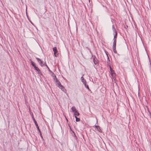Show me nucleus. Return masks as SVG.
<instances>
[{
  "instance_id": "nucleus-1",
  "label": "nucleus",
  "mask_w": 151,
  "mask_h": 151,
  "mask_svg": "<svg viewBox=\"0 0 151 151\" xmlns=\"http://www.w3.org/2000/svg\"><path fill=\"white\" fill-rule=\"evenodd\" d=\"M116 39H114V40L113 42L112 48H113V50L114 52L115 53H117V51L116 50Z\"/></svg>"
},
{
  "instance_id": "nucleus-2",
  "label": "nucleus",
  "mask_w": 151,
  "mask_h": 151,
  "mask_svg": "<svg viewBox=\"0 0 151 151\" xmlns=\"http://www.w3.org/2000/svg\"><path fill=\"white\" fill-rule=\"evenodd\" d=\"M53 51L54 52V55L55 57H57L58 54V51L56 47H54L53 48Z\"/></svg>"
},
{
  "instance_id": "nucleus-3",
  "label": "nucleus",
  "mask_w": 151,
  "mask_h": 151,
  "mask_svg": "<svg viewBox=\"0 0 151 151\" xmlns=\"http://www.w3.org/2000/svg\"><path fill=\"white\" fill-rule=\"evenodd\" d=\"M36 59L41 66H43L44 65V64L42 62L41 59L38 58H36Z\"/></svg>"
},
{
  "instance_id": "nucleus-4",
  "label": "nucleus",
  "mask_w": 151,
  "mask_h": 151,
  "mask_svg": "<svg viewBox=\"0 0 151 151\" xmlns=\"http://www.w3.org/2000/svg\"><path fill=\"white\" fill-rule=\"evenodd\" d=\"M95 127L96 128L95 130H97L100 132H102V129L100 127L98 126L95 125Z\"/></svg>"
},
{
  "instance_id": "nucleus-5",
  "label": "nucleus",
  "mask_w": 151,
  "mask_h": 151,
  "mask_svg": "<svg viewBox=\"0 0 151 151\" xmlns=\"http://www.w3.org/2000/svg\"><path fill=\"white\" fill-rule=\"evenodd\" d=\"M58 87L60 88L63 92H64L65 93H66V89L62 85H60V86H59Z\"/></svg>"
},
{
  "instance_id": "nucleus-6",
  "label": "nucleus",
  "mask_w": 151,
  "mask_h": 151,
  "mask_svg": "<svg viewBox=\"0 0 151 151\" xmlns=\"http://www.w3.org/2000/svg\"><path fill=\"white\" fill-rule=\"evenodd\" d=\"M33 120L34 122L35 123V125L36 126V127L38 129L39 132H40V131L39 129V127L38 126V124H37V123L36 121L35 120V119L34 118H33Z\"/></svg>"
},
{
  "instance_id": "nucleus-7",
  "label": "nucleus",
  "mask_w": 151,
  "mask_h": 151,
  "mask_svg": "<svg viewBox=\"0 0 151 151\" xmlns=\"http://www.w3.org/2000/svg\"><path fill=\"white\" fill-rule=\"evenodd\" d=\"M110 74L113 77L114 76V72L113 70L111 68V66H110Z\"/></svg>"
},
{
  "instance_id": "nucleus-8",
  "label": "nucleus",
  "mask_w": 151,
  "mask_h": 151,
  "mask_svg": "<svg viewBox=\"0 0 151 151\" xmlns=\"http://www.w3.org/2000/svg\"><path fill=\"white\" fill-rule=\"evenodd\" d=\"M35 69L38 72V73L39 74L41 73V71L36 66L34 67Z\"/></svg>"
},
{
  "instance_id": "nucleus-9",
  "label": "nucleus",
  "mask_w": 151,
  "mask_h": 151,
  "mask_svg": "<svg viewBox=\"0 0 151 151\" xmlns=\"http://www.w3.org/2000/svg\"><path fill=\"white\" fill-rule=\"evenodd\" d=\"M93 61L95 65H97L98 64V61L96 58H94L93 60Z\"/></svg>"
},
{
  "instance_id": "nucleus-10",
  "label": "nucleus",
  "mask_w": 151,
  "mask_h": 151,
  "mask_svg": "<svg viewBox=\"0 0 151 151\" xmlns=\"http://www.w3.org/2000/svg\"><path fill=\"white\" fill-rule=\"evenodd\" d=\"M73 115L75 116V117L76 116L77 117L79 115V113L78 112V111H77L74 112Z\"/></svg>"
},
{
  "instance_id": "nucleus-11",
  "label": "nucleus",
  "mask_w": 151,
  "mask_h": 151,
  "mask_svg": "<svg viewBox=\"0 0 151 151\" xmlns=\"http://www.w3.org/2000/svg\"><path fill=\"white\" fill-rule=\"evenodd\" d=\"M81 81L82 82V83H83V84H85L86 83V80L83 77H82L81 78Z\"/></svg>"
},
{
  "instance_id": "nucleus-12",
  "label": "nucleus",
  "mask_w": 151,
  "mask_h": 151,
  "mask_svg": "<svg viewBox=\"0 0 151 151\" xmlns=\"http://www.w3.org/2000/svg\"><path fill=\"white\" fill-rule=\"evenodd\" d=\"M71 110L72 112H75L76 111H77L75 106H72V107L71 108Z\"/></svg>"
},
{
  "instance_id": "nucleus-13",
  "label": "nucleus",
  "mask_w": 151,
  "mask_h": 151,
  "mask_svg": "<svg viewBox=\"0 0 151 151\" xmlns=\"http://www.w3.org/2000/svg\"><path fill=\"white\" fill-rule=\"evenodd\" d=\"M56 83L57 85V86L58 87H59V86H60V85H61V84L60 82L59 81H58V82H56Z\"/></svg>"
},
{
  "instance_id": "nucleus-14",
  "label": "nucleus",
  "mask_w": 151,
  "mask_h": 151,
  "mask_svg": "<svg viewBox=\"0 0 151 151\" xmlns=\"http://www.w3.org/2000/svg\"><path fill=\"white\" fill-rule=\"evenodd\" d=\"M54 79L56 83L58 81V79L57 78L56 76H54Z\"/></svg>"
},
{
  "instance_id": "nucleus-15",
  "label": "nucleus",
  "mask_w": 151,
  "mask_h": 151,
  "mask_svg": "<svg viewBox=\"0 0 151 151\" xmlns=\"http://www.w3.org/2000/svg\"><path fill=\"white\" fill-rule=\"evenodd\" d=\"M84 85L86 88H87L88 90H90L88 86V85H86V83L84 84Z\"/></svg>"
},
{
  "instance_id": "nucleus-16",
  "label": "nucleus",
  "mask_w": 151,
  "mask_h": 151,
  "mask_svg": "<svg viewBox=\"0 0 151 151\" xmlns=\"http://www.w3.org/2000/svg\"><path fill=\"white\" fill-rule=\"evenodd\" d=\"M75 118L76 119V122H79L80 121V119L79 118H78L76 116L75 117Z\"/></svg>"
},
{
  "instance_id": "nucleus-17",
  "label": "nucleus",
  "mask_w": 151,
  "mask_h": 151,
  "mask_svg": "<svg viewBox=\"0 0 151 151\" xmlns=\"http://www.w3.org/2000/svg\"><path fill=\"white\" fill-rule=\"evenodd\" d=\"M115 34L114 35V39H116V37L117 33V32H116V31H115Z\"/></svg>"
},
{
  "instance_id": "nucleus-18",
  "label": "nucleus",
  "mask_w": 151,
  "mask_h": 151,
  "mask_svg": "<svg viewBox=\"0 0 151 151\" xmlns=\"http://www.w3.org/2000/svg\"><path fill=\"white\" fill-rule=\"evenodd\" d=\"M31 63L32 65L34 67L35 66H36L35 64L32 61H31Z\"/></svg>"
},
{
  "instance_id": "nucleus-19",
  "label": "nucleus",
  "mask_w": 151,
  "mask_h": 151,
  "mask_svg": "<svg viewBox=\"0 0 151 151\" xmlns=\"http://www.w3.org/2000/svg\"><path fill=\"white\" fill-rule=\"evenodd\" d=\"M112 29H113V31L114 32H115V31H116V29H115V28L114 27V26L113 25H112Z\"/></svg>"
},
{
  "instance_id": "nucleus-20",
  "label": "nucleus",
  "mask_w": 151,
  "mask_h": 151,
  "mask_svg": "<svg viewBox=\"0 0 151 151\" xmlns=\"http://www.w3.org/2000/svg\"><path fill=\"white\" fill-rule=\"evenodd\" d=\"M48 70H49V71H50V72H52L51 71H50V69H49V68H48Z\"/></svg>"
},
{
  "instance_id": "nucleus-21",
  "label": "nucleus",
  "mask_w": 151,
  "mask_h": 151,
  "mask_svg": "<svg viewBox=\"0 0 151 151\" xmlns=\"http://www.w3.org/2000/svg\"><path fill=\"white\" fill-rule=\"evenodd\" d=\"M40 135L41 136V137H42V134H41V132H40Z\"/></svg>"
},
{
  "instance_id": "nucleus-22",
  "label": "nucleus",
  "mask_w": 151,
  "mask_h": 151,
  "mask_svg": "<svg viewBox=\"0 0 151 151\" xmlns=\"http://www.w3.org/2000/svg\"><path fill=\"white\" fill-rule=\"evenodd\" d=\"M30 22L31 23V24H33V23H32V22L31 21H30Z\"/></svg>"
},
{
  "instance_id": "nucleus-23",
  "label": "nucleus",
  "mask_w": 151,
  "mask_h": 151,
  "mask_svg": "<svg viewBox=\"0 0 151 151\" xmlns=\"http://www.w3.org/2000/svg\"><path fill=\"white\" fill-rule=\"evenodd\" d=\"M46 66H47V68H49V67H48V66H47L46 65Z\"/></svg>"
}]
</instances>
